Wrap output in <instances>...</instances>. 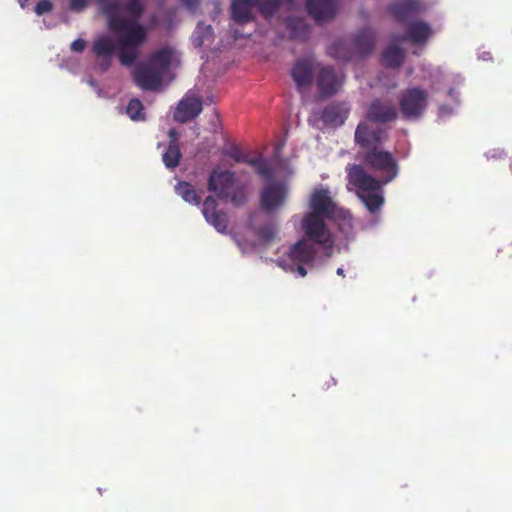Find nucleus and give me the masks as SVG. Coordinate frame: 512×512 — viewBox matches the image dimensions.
Returning <instances> with one entry per match:
<instances>
[{
	"mask_svg": "<svg viewBox=\"0 0 512 512\" xmlns=\"http://www.w3.org/2000/svg\"><path fill=\"white\" fill-rule=\"evenodd\" d=\"M336 273H337V275H339V276H342V277H344V276H345L343 268H338V269H337V271H336Z\"/></svg>",
	"mask_w": 512,
	"mask_h": 512,
	"instance_id": "41",
	"label": "nucleus"
},
{
	"mask_svg": "<svg viewBox=\"0 0 512 512\" xmlns=\"http://www.w3.org/2000/svg\"><path fill=\"white\" fill-rule=\"evenodd\" d=\"M29 0H18L21 8H25L28 5Z\"/></svg>",
	"mask_w": 512,
	"mask_h": 512,
	"instance_id": "40",
	"label": "nucleus"
},
{
	"mask_svg": "<svg viewBox=\"0 0 512 512\" xmlns=\"http://www.w3.org/2000/svg\"><path fill=\"white\" fill-rule=\"evenodd\" d=\"M195 48L209 47L214 42V32L211 25L199 21L190 37Z\"/></svg>",
	"mask_w": 512,
	"mask_h": 512,
	"instance_id": "22",
	"label": "nucleus"
},
{
	"mask_svg": "<svg viewBox=\"0 0 512 512\" xmlns=\"http://www.w3.org/2000/svg\"><path fill=\"white\" fill-rule=\"evenodd\" d=\"M88 5V0H70L69 8L75 12L83 11Z\"/></svg>",
	"mask_w": 512,
	"mask_h": 512,
	"instance_id": "34",
	"label": "nucleus"
},
{
	"mask_svg": "<svg viewBox=\"0 0 512 512\" xmlns=\"http://www.w3.org/2000/svg\"><path fill=\"white\" fill-rule=\"evenodd\" d=\"M440 112L443 114V113H450V111L448 109H446V107H441L440 108Z\"/></svg>",
	"mask_w": 512,
	"mask_h": 512,
	"instance_id": "42",
	"label": "nucleus"
},
{
	"mask_svg": "<svg viewBox=\"0 0 512 512\" xmlns=\"http://www.w3.org/2000/svg\"><path fill=\"white\" fill-rule=\"evenodd\" d=\"M210 4L214 8V14L212 15V18L215 19L216 16L221 13L220 1L219 0H210Z\"/></svg>",
	"mask_w": 512,
	"mask_h": 512,
	"instance_id": "37",
	"label": "nucleus"
},
{
	"mask_svg": "<svg viewBox=\"0 0 512 512\" xmlns=\"http://www.w3.org/2000/svg\"><path fill=\"white\" fill-rule=\"evenodd\" d=\"M207 188L218 198L229 200L237 207L247 201L246 186L233 171L213 169L208 178Z\"/></svg>",
	"mask_w": 512,
	"mask_h": 512,
	"instance_id": "5",
	"label": "nucleus"
},
{
	"mask_svg": "<svg viewBox=\"0 0 512 512\" xmlns=\"http://www.w3.org/2000/svg\"><path fill=\"white\" fill-rule=\"evenodd\" d=\"M388 135L386 130L373 126L367 121H361L355 130V143L362 148L372 149L386 141Z\"/></svg>",
	"mask_w": 512,
	"mask_h": 512,
	"instance_id": "12",
	"label": "nucleus"
},
{
	"mask_svg": "<svg viewBox=\"0 0 512 512\" xmlns=\"http://www.w3.org/2000/svg\"><path fill=\"white\" fill-rule=\"evenodd\" d=\"M364 160L371 168L386 174L383 183L392 181L398 173L396 160L391 153L374 147L365 153Z\"/></svg>",
	"mask_w": 512,
	"mask_h": 512,
	"instance_id": "9",
	"label": "nucleus"
},
{
	"mask_svg": "<svg viewBox=\"0 0 512 512\" xmlns=\"http://www.w3.org/2000/svg\"><path fill=\"white\" fill-rule=\"evenodd\" d=\"M175 190L184 201L194 205L200 204L201 198L190 183L181 181L175 186Z\"/></svg>",
	"mask_w": 512,
	"mask_h": 512,
	"instance_id": "27",
	"label": "nucleus"
},
{
	"mask_svg": "<svg viewBox=\"0 0 512 512\" xmlns=\"http://www.w3.org/2000/svg\"><path fill=\"white\" fill-rule=\"evenodd\" d=\"M421 10L419 0H400L391 5L390 11L399 21H405Z\"/></svg>",
	"mask_w": 512,
	"mask_h": 512,
	"instance_id": "23",
	"label": "nucleus"
},
{
	"mask_svg": "<svg viewBox=\"0 0 512 512\" xmlns=\"http://www.w3.org/2000/svg\"><path fill=\"white\" fill-rule=\"evenodd\" d=\"M307 11L318 23L332 20L337 13L335 0H307Z\"/></svg>",
	"mask_w": 512,
	"mask_h": 512,
	"instance_id": "18",
	"label": "nucleus"
},
{
	"mask_svg": "<svg viewBox=\"0 0 512 512\" xmlns=\"http://www.w3.org/2000/svg\"><path fill=\"white\" fill-rule=\"evenodd\" d=\"M169 136L171 137V140L175 139L177 141V133H176V131L174 129H171L169 131Z\"/></svg>",
	"mask_w": 512,
	"mask_h": 512,
	"instance_id": "39",
	"label": "nucleus"
},
{
	"mask_svg": "<svg viewBox=\"0 0 512 512\" xmlns=\"http://www.w3.org/2000/svg\"><path fill=\"white\" fill-rule=\"evenodd\" d=\"M218 203L212 196H208L203 203L202 213L206 221L218 232L225 233L227 230L228 218L226 213L217 209Z\"/></svg>",
	"mask_w": 512,
	"mask_h": 512,
	"instance_id": "17",
	"label": "nucleus"
},
{
	"mask_svg": "<svg viewBox=\"0 0 512 512\" xmlns=\"http://www.w3.org/2000/svg\"><path fill=\"white\" fill-rule=\"evenodd\" d=\"M127 115L134 121L145 119L144 106L138 99H131L126 108Z\"/></svg>",
	"mask_w": 512,
	"mask_h": 512,
	"instance_id": "30",
	"label": "nucleus"
},
{
	"mask_svg": "<svg viewBox=\"0 0 512 512\" xmlns=\"http://www.w3.org/2000/svg\"><path fill=\"white\" fill-rule=\"evenodd\" d=\"M106 17L112 35L104 34L93 41L95 69L106 72L117 53L121 65L133 66L140 57V47L148 37V27L140 19L145 11L144 0H95Z\"/></svg>",
	"mask_w": 512,
	"mask_h": 512,
	"instance_id": "1",
	"label": "nucleus"
},
{
	"mask_svg": "<svg viewBox=\"0 0 512 512\" xmlns=\"http://www.w3.org/2000/svg\"><path fill=\"white\" fill-rule=\"evenodd\" d=\"M224 154L233 158L236 162L247 163L251 165L264 179L269 180L274 174L273 169L266 163L264 159L261 157L250 158L248 155L244 154L236 145H232L229 149L225 150Z\"/></svg>",
	"mask_w": 512,
	"mask_h": 512,
	"instance_id": "16",
	"label": "nucleus"
},
{
	"mask_svg": "<svg viewBox=\"0 0 512 512\" xmlns=\"http://www.w3.org/2000/svg\"><path fill=\"white\" fill-rule=\"evenodd\" d=\"M342 83V76L337 74L333 67L319 64L316 84L322 97H330L337 93Z\"/></svg>",
	"mask_w": 512,
	"mask_h": 512,
	"instance_id": "13",
	"label": "nucleus"
},
{
	"mask_svg": "<svg viewBox=\"0 0 512 512\" xmlns=\"http://www.w3.org/2000/svg\"><path fill=\"white\" fill-rule=\"evenodd\" d=\"M328 53L335 59L349 61L356 54L354 49L344 40L335 41L328 49Z\"/></svg>",
	"mask_w": 512,
	"mask_h": 512,
	"instance_id": "24",
	"label": "nucleus"
},
{
	"mask_svg": "<svg viewBox=\"0 0 512 512\" xmlns=\"http://www.w3.org/2000/svg\"><path fill=\"white\" fill-rule=\"evenodd\" d=\"M454 92H455V91H454V89H450V90L448 91V94H449L451 97H453Z\"/></svg>",
	"mask_w": 512,
	"mask_h": 512,
	"instance_id": "43",
	"label": "nucleus"
},
{
	"mask_svg": "<svg viewBox=\"0 0 512 512\" xmlns=\"http://www.w3.org/2000/svg\"><path fill=\"white\" fill-rule=\"evenodd\" d=\"M211 125H212L213 131L216 132L217 128L219 126V117H218V114L216 112L213 114V117L211 119Z\"/></svg>",
	"mask_w": 512,
	"mask_h": 512,
	"instance_id": "38",
	"label": "nucleus"
},
{
	"mask_svg": "<svg viewBox=\"0 0 512 512\" xmlns=\"http://www.w3.org/2000/svg\"><path fill=\"white\" fill-rule=\"evenodd\" d=\"M53 4L49 0H40L37 2L35 7V12L38 15H42L44 13L50 12L52 10Z\"/></svg>",
	"mask_w": 512,
	"mask_h": 512,
	"instance_id": "33",
	"label": "nucleus"
},
{
	"mask_svg": "<svg viewBox=\"0 0 512 512\" xmlns=\"http://www.w3.org/2000/svg\"><path fill=\"white\" fill-rule=\"evenodd\" d=\"M182 4L191 12H195L200 5L201 0H180Z\"/></svg>",
	"mask_w": 512,
	"mask_h": 512,
	"instance_id": "36",
	"label": "nucleus"
},
{
	"mask_svg": "<svg viewBox=\"0 0 512 512\" xmlns=\"http://www.w3.org/2000/svg\"><path fill=\"white\" fill-rule=\"evenodd\" d=\"M397 42L393 40L391 44L383 53V60L385 64L392 68L401 66L404 60V51L396 45Z\"/></svg>",
	"mask_w": 512,
	"mask_h": 512,
	"instance_id": "25",
	"label": "nucleus"
},
{
	"mask_svg": "<svg viewBox=\"0 0 512 512\" xmlns=\"http://www.w3.org/2000/svg\"><path fill=\"white\" fill-rule=\"evenodd\" d=\"M309 261H298L289 257V251L287 252V259H280L277 261L278 265L286 271L297 272L301 277L306 276L307 271L303 266L304 263Z\"/></svg>",
	"mask_w": 512,
	"mask_h": 512,
	"instance_id": "28",
	"label": "nucleus"
},
{
	"mask_svg": "<svg viewBox=\"0 0 512 512\" xmlns=\"http://www.w3.org/2000/svg\"><path fill=\"white\" fill-rule=\"evenodd\" d=\"M356 54L366 56L372 53L375 46V33L371 29H363L354 37L352 42Z\"/></svg>",
	"mask_w": 512,
	"mask_h": 512,
	"instance_id": "21",
	"label": "nucleus"
},
{
	"mask_svg": "<svg viewBox=\"0 0 512 512\" xmlns=\"http://www.w3.org/2000/svg\"><path fill=\"white\" fill-rule=\"evenodd\" d=\"M333 220H339V229L346 237L353 234L352 215L348 211L341 209V214H338Z\"/></svg>",
	"mask_w": 512,
	"mask_h": 512,
	"instance_id": "31",
	"label": "nucleus"
},
{
	"mask_svg": "<svg viewBox=\"0 0 512 512\" xmlns=\"http://www.w3.org/2000/svg\"><path fill=\"white\" fill-rule=\"evenodd\" d=\"M90 85L94 86L95 85V82L93 80H90L89 81Z\"/></svg>",
	"mask_w": 512,
	"mask_h": 512,
	"instance_id": "44",
	"label": "nucleus"
},
{
	"mask_svg": "<svg viewBox=\"0 0 512 512\" xmlns=\"http://www.w3.org/2000/svg\"><path fill=\"white\" fill-rule=\"evenodd\" d=\"M288 27L293 37L304 38L308 34V27L303 19L290 17L288 19Z\"/></svg>",
	"mask_w": 512,
	"mask_h": 512,
	"instance_id": "29",
	"label": "nucleus"
},
{
	"mask_svg": "<svg viewBox=\"0 0 512 512\" xmlns=\"http://www.w3.org/2000/svg\"><path fill=\"white\" fill-rule=\"evenodd\" d=\"M397 116V108L391 100L375 99L366 112V119L374 123L392 122Z\"/></svg>",
	"mask_w": 512,
	"mask_h": 512,
	"instance_id": "14",
	"label": "nucleus"
},
{
	"mask_svg": "<svg viewBox=\"0 0 512 512\" xmlns=\"http://www.w3.org/2000/svg\"><path fill=\"white\" fill-rule=\"evenodd\" d=\"M350 106L345 102L331 103L321 112V119L325 126H341L348 117Z\"/></svg>",
	"mask_w": 512,
	"mask_h": 512,
	"instance_id": "19",
	"label": "nucleus"
},
{
	"mask_svg": "<svg viewBox=\"0 0 512 512\" xmlns=\"http://www.w3.org/2000/svg\"><path fill=\"white\" fill-rule=\"evenodd\" d=\"M176 55L172 47H163L154 52L146 63L139 65L134 71L136 84L149 91L157 90Z\"/></svg>",
	"mask_w": 512,
	"mask_h": 512,
	"instance_id": "3",
	"label": "nucleus"
},
{
	"mask_svg": "<svg viewBox=\"0 0 512 512\" xmlns=\"http://www.w3.org/2000/svg\"><path fill=\"white\" fill-rule=\"evenodd\" d=\"M430 35L431 29L427 23L422 21H415L408 26L407 32L405 34L394 35L392 40L395 42L410 40L413 43H423L430 37Z\"/></svg>",
	"mask_w": 512,
	"mask_h": 512,
	"instance_id": "20",
	"label": "nucleus"
},
{
	"mask_svg": "<svg viewBox=\"0 0 512 512\" xmlns=\"http://www.w3.org/2000/svg\"><path fill=\"white\" fill-rule=\"evenodd\" d=\"M329 219L306 213L301 221V229L306 238L299 240L289 249V257L298 261H312L318 251L323 248L330 251L334 246V239L327 226Z\"/></svg>",
	"mask_w": 512,
	"mask_h": 512,
	"instance_id": "2",
	"label": "nucleus"
},
{
	"mask_svg": "<svg viewBox=\"0 0 512 512\" xmlns=\"http://www.w3.org/2000/svg\"><path fill=\"white\" fill-rule=\"evenodd\" d=\"M181 153L178 142L174 139L171 140L166 151L162 155V160L165 166L169 169H174L179 165Z\"/></svg>",
	"mask_w": 512,
	"mask_h": 512,
	"instance_id": "26",
	"label": "nucleus"
},
{
	"mask_svg": "<svg viewBox=\"0 0 512 512\" xmlns=\"http://www.w3.org/2000/svg\"><path fill=\"white\" fill-rule=\"evenodd\" d=\"M318 67L319 63L312 58H302L294 63L291 68V77L299 92L302 93L311 87Z\"/></svg>",
	"mask_w": 512,
	"mask_h": 512,
	"instance_id": "11",
	"label": "nucleus"
},
{
	"mask_svg": "<svg viewBox=\"0 0 512 512\" xmlns=\"http://www.w3.org/2000/svg\"><path fill=\"white\" fill-rule=\"evenodd\" d=\"M427 91L413 87L403 91L399 96V106L403 118L407 120L420 119L428 105Z\"/></svg>",
	"mask_w": 512,
	"mask_h": 512,
	"instance_id": "7",
	"label": "nucleus"
},
{
	"mask_svg": "<svg viewBox=\"0 0 512 512\" xmlns=\"http://www.w3.org/2000/svg\"><path fill=\"white\" fill-rule=\"evenodd\" d=\"M288 193L289 189L286 184L278 181H268L260 194L261 208L267 213L279 210L285 204Z\"/></svg>",
	"mask_w": 512,
	"mask_h": 512,
	"instance_id": "10",
	"label": "nucleus"
},
{
	"mask_svg": "<svg viewBox=\"0 0 512 512\" xmlns=\"http://www.w3.org/2000/svg\"><path fill=\"white\" fill-rule=\"evenodd\" d=\"M309 209L308 213L330 220L341 214V209L334 202L330 191L323 187L315 188L311 193Z\"/></svg>",
	"mask_w": 512,
	"mask_h": 512,
	"instance_id": "8",
	"label": "nucleus"
},
{
	"mask_svg": "<svg viewBox=\"0 0 512 512\" xmlns=\"http://www.w3.org/2000/svg\"><path fill=\"white\" fill-rule=\"evenodd\" d=\"M202 109V100L195 94L187 93L178 103L173 118L176 122L186 123L197 117Z\"/></svg>",
	"mask_w": 512,
	"mask_h": 512,
	"instance_id": "15",
	"label": "nucleus"
},
{
	"mask_svg": "<svg viewBox=\"0 0 512 512\" xmlns=\"http://www.w3.org/2000/svg\"><path fill=\"white\" fill-rule=\"evenodd\" d=\"M348 181L355 187L356 194L370 213L380 210L384 203L381 183L368 174L361 165L347 167Z\"/></svg>",
	"mask_w": 512,
	"mask_h": 512,
	"instance_id": "4",
	"label": "nucleus"
},
{
	"mask_svg": "<svg viewBox=\"0 0 512 512\" xmlns=\"http://www.w3.org/2000/svg\"><path fill=\"white\" fill-rule=\"evenodd\" d=\"M281 0H233L231 4L232 19L238 24H246L255 18L254 9L266 19L278 10Z\"/></svg>",
	"mask_w": 512,
	"mask_h": 512,
	"instance_id": "6",
	"label": "nucleus"
},
{
	"mask_svg": "<svg viewBox=\"0 0 512 512\" xmlns=\"http://www.w3.org/2000/svg\"><path fill=\"white\" fill-rule=\"evenodd\" d=\"M86 46H87V43L85 40L76 39L71 43L70 48L73 52H83L85 50Z\"/></svg>",
	"mask_w": 512,
	"mask_h": 512,
	"instance_id": "35",
	"label": "nucleus"
},
{
	"mask_svg": "<svg viewBox=\"0 0 512 512\" xmlns=\"http://www.w3.org/2000/svg\"><path fill=\"white\" fill-rule=\"evenodd\" d=\"M277 234V227L274 224H267L258 229L257 235L264 241H272Z\"/></svg>",
	"mask_w": 512,
	"mask_h": 512,
	"instance_id": "32",
	"label": "nucleus"
}]
</instances>
